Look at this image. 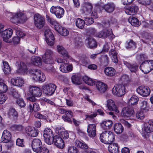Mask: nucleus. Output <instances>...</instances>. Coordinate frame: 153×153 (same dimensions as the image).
Returning <instances> with one entry per match:
<instances>
[{"label":"nucleus","mask_w":153,"mask_h":153,"mask_svg":"<svg viewBox=\"0 0 153 153\" xmlns=\"http://www.w3.org/2000/svg\"><path fill=\"white\" fill-rule=\"evenodd\" d=\"M123 63L131 72L135 73L138 69V66L136 63L131 64L125 61H123Z\"/></svg>","instance_id":"obj_20"},{"label":"nucleus","mask_w":153,"mask_h":153,"mask_svg":"<svg viewBox=\"0 0 153 153\" xmlns=\"http://www.w3.org/2000/svg\"><path fill=\"white\" fill-rule=\"evenodd\" d=\"M75 144L76 146L82 149H86L88 148V145L84 142L77 140L75 142Z\"/></svg>","instance_id":"obj_45"},{"label":"nucleus","mask_w":153,"mask_h":153,"mask_svg":"<svg viewBox=\"0 0 153 153\" xmlns=\"http://www.w3.org/2000/svg\"><path fill=\"white\" fill-rule=\"evenodd\" d=\"M84 22L85 24L87 25H90L92 24L94 22L92 18L85 17V19Z\"/></svg>","instance_id":"obj_54"},{"label":"nucleus","mask_w":153,"mask_h":153,"mask_svg":"<svg viewBox=\"0 0 153 153\" xmlns=\"http://www.w3.org/2000/svg\"><path fill=\"white\" fill-rule=\"evenodd\" d=\"M64 11L62 8L58 6H52L50 9V12L58 18H61L63 16Z\"/></svg>","instance_id":"obj_8"},{"label":"nucleus","mask_w":153,"mask_h":153,"mask_svg":"<svg viewBox=\"0 0 153 153\" xmlns=\"http://www.w3.org/2000/svg\"><path fill=\"white\" fill-rule=\"evenodd\" d=\"M42 145L41 140L39 139H34L32 142L31 146L34 152H39Z\"/></svg>","instance_id":"obj_10"},{"label":"nucleus","mask_w":153,"mask_h":153,"mask_svg":"<svg viewBox=\"0 0 153 153\" xmlns=\"http://www.w3.org/2000/svg\"><path fill=\"white\" fill-rule=\"evenodd\" d=\"M59 34L64 36H67L69 34L68 30L65 28L62 27Z\"/></svg>","instance_id":"obj_57"},{"label":"nucleus","mask_w":153,"mask_h":153,"mask_svg":"<svg viewBox=\"0 0 153 153\" xmlns=\"http://www.w3.org/2000/svg\"><path fill=\"white\" fill-rule=\"evenodd\" d=\"M137 44L132 40H130L126 42V48L127 49L135 48L136 47Z\"/></svg>","instance_id":"obj_43"},{"label":"nucleus","mask_w":153,"mask_h":153,"mask_svg":"<svg viewBox=\"0 0 153 153\" xmlns=\"http://www.w3.org/2000/svg\"><path fill=\"white\" fill-rule=\"evenodd\" d=\"M85 42L88 44V47L90 48L95 47L97 46L96 41L93 38L91 37H88V39L86 40Z\"/></svg>","instance_id":"obj_32"},{"label":"nucleus","mask_w":153,"mask_h":153,"mask_svg":"<svg viewBox=\"0 0 153 153\" xmlns=\"http://www.w3.org/2000/svg\"><path fill=\"white\" fill-rule=\"evenodd\" d=\"M104 71L105 74L109 76H113L116 74L115 70L111 67H107L105 69Z\"/></svg>","instance_id":"obj_34"},{"label":"nucleus","mask_w":153,"mask_h":153,"mask_svg":"<svg viewBox=\"0 0 153 153\" xmlns=\"http://www.w3.org/2000/svg\"><path fill=\"white\" fill-rule=\"evenodd\" d=\"M109 61V58L106 55L102 56V61L105 65L108 64Z\"/></svg>","instance_id":"obj_59"},{"label":"nucleus","mask_w":153,"mask_h":153,"mask_svg":"<svg viewBox=\"0 0 153 153\" xmlns=\"http://www.w3.org/2000/svg\"><path fill=\"white\" fill-rule=\"evenodd\" d=\"M109 55L113 62L115 63H117L118 62L117 53L115 49H111L109 51Z\"/></svg>","instance_id":"obj_28"},{"label":"nucleus","mask_w":153,"mask_h":153,"mask_svg":"<svg viewBox=\"0 0 153 153\" xmlns=\"http://www.w3.org/2000/svg\"><path fill=\"white\" fill-rule=\"evenodd\" d=\"M120 79L125 84L126 82H128L130 81V79L128 76L127 75H123L121 77Z\"/></svg>","instance_id":"obj_55"},{"label":"nucleus","mask_w":153,"mask_h":153,"mask_svg":"<svg viewBox=\"0 0 153 153\" xmlns=\"http://www.w3.org/2000/svg\"><path fill=\"white\" fill-rule=\"evenodd\" d=\"M57 48L58 52L61 55L63 54V51L65 52V49L61 46L58 45Z\"/></svg>","instance_id":"obj_63"},{"label":"nucleus","mask_w":153,"mask_h":153,"mask_svg":"<svg viewBox=\"0 0 153 153\" xmlns=\"http://www.w3.org/2000/svg\"><path fill=\"white\" fill-rule=\"evenodd\" d=\"M11 82L13 85L17 86H22L24 84L23 79L19 77L12 79Z\"/></svg>","instance_id":"obj_24"},{"label":"nucleus","mask_w":153,"mask_h":153,"mask_svg":"<svg viewBox=\"0 0 153 153\" xmlns=\"http://www.w3.org/2000/svg\"><path fill=\"white\" fill-rule=\"evenodd\" d=\"M137 92L143 97H146L150 93V90L147 87L141 86L137 89Z\"/></svg>","instance_id":"obj_17"},{"label":"nucleus","mask_w":153,"mask_h":153,"mask_svg":"<svg viewBox=\"0 0 153 153\" xmlns=\"http://www.w3.org/2000/svg\"><path fill=\"white\" fill-rule=\"evenodd\" d=\"M96 85L97 89L101 93L105 92L107 89L106 85L102 82H97Z\"/></svg>","instance_id":"obj_25"},{"label":"nucleus","mask_w":153,"mask_h":153,"mask_svg":"<svg viewBox=\"0 0 153 153\" xmlns=\"http://www.w3.org/2000/svg\"><path fill=\"white\" fill-rule=\"evenodd\" d=\"M34 22L35 26L38 28H42L45 23L44 17L39 14H36L34 16Z\"/></svg>","instance_id":"obj_6"},{"label":"nucleus","mask_w":153,"mask_h":153,"mask_svg":"<svg viewBox=\"0 0 153 153\" xmlns=\"http://www.w3.org/2000/svg\"><path fill=\"white\" fill-rule=\"evenodd\" d=\"M7 99V97L5 95L0 94V104L4 103Z\"/></svg>","instance_id":"obj_62"},{"label":"nucleus","mask_w":153,"mask_h":153,"mask_svg":"<svg viewBox=\"0 0 153 153\" xmlns=\"http://www.w3.org/2000/svg\"><path fill=\"white\" fill-rule=\"evenodd\" d=\"M19 68L22 72L26 73L28 72L30 74L32 79L34 81L43 82L45 80V74L40 70L33 69H29L27 71L25 64L23 63L20 64Z\"/></svg>","instance_id":"obj_1"},{"label":"nucleus","mask_w":153,"mask_h":153,"mask_svg":"<svg viewBox=\"0 0 153 153\" xmlns=\"http://www.w3.org/2000/svg\"><path fill=\"white\" fill-rule=\"evenodd\" d=\"M140 68L144 74H147L153 69V60H145L140 65Z\"/></svg>","instance_id":"obj_3"},{"label":"nucleus","mask_w":153,"mask_h":153,"mask_svg":"<svg viewBox=\"0 0 153 153\" xmlns=\"http://www.w3.org/2000/svg\"><path fill=\"white\" fill-rule=\"evenodd\" d=\"M24 140L23 139H20L18 138L16 140V145L22 147H24L25 146L23 144Z\"/></svg>","instance_id":"obj_58"},{"label":"nucleus","mask_w":153,"mask_h":153,"mask_svg":"<svg viewBox=\"0 0 153 153\" xmlns=\"http://www.w3.org/2000/svg\"><path fill=\"white\" fill-rule=\"evenodd\" d=\"M113 94L118 97H121L126 93L125 86L122 84L116 85L112 89Z\"/></svg>","instance_id":"obj_4"},{"label":"nucleus","mask_w":153,"mask_h":153,"mask_svg":"<svg viewBox=\"0 0 153 153\" xmlns=\"http://www.w3.org/2000/svg\"><path fill=\"white\" fill-rule=\"evenodd\" d=\"M27 133L31 137H34L36 136L38 134V131L36 129H33L30 126L27 127L26 128Z\"/></svg>","instance_id":"obj_30"},{"label":"nucleus","mask_w":153,"mask_h":153,"mask_svg":"<svg viewBox=\"0 0 153 153\" xmlns=\"http://www.w3.org/2000/svg\"><path fill=\"white\" fill-rule=\"evenodd\" d=\"M74 42L76 46L79 47L82 45L81 39L79 37H77L74 39Z\"/></svg>","instance_id":"obj_52"},{"label":"nucleus","mask_w":153,"mask_h":153,"mask_svg":"<svg viewBox=\"0 0 153 153\" xmlns=\"http://www.w3.org/2000/svg\"><path fill=\"white\" fill-rule=\"evenodd\" d=\"M112 34L111 29H104L97 33L95 36L98 37L105 38Z\"/></svg>","instance_id":"obj_18"},{"label":"nucleus","mask_w":153,"mask_h":153,"mask_svg":"<svg viewBox=\"0 0 153 153\" xmlns=\"http://www.w3.org/2000/svg\"><path fill=\"white\" fill-rule=\"evenodd\" d=\"M30 93L33 96L36 97H40L42 94L41 90L36 86H32L29 88Z\"/></svg>","instance_id":"obj_16"},{"label":"nucleus","mask_w":153,"mask_h":153,"mask_svg":"<svg viewBox=\"0 0 153 153\" xmlns=\"http://www.w3.org/2000/svg\"><path fill=\"white\" fill-rule=\"evenodd\" d=\"M45 36L47 44L50 46L53 45L54 38L50 29H47L45 32Z\"/></svg>","instance_id":"obj_12"},{"label":"nucleus","mask_w":153,"mask_h":153,"mask_svg":"<svg viewBox=\"0 0 153 153\" xmlns=\"http://www.w3.org/2000/svg\"><path fill=\"white\" fill-rule=\"evenodd\" d=\"M115 6L113 3H108L104 5V9L108 13H111L114 10Z\"/></svg>","instance_id":"obj_36"},{"label":"nucleus","mask_w":153,"mask_h":153,"mask_svg":"<svg viewBox=\"0 0 153 153\" xmlns=\"http://www.w3.org/2000/svg\"><path fill=\"white\" fill-rule=\"evenodd\" d=\"M107 140L105 144H110L114 141V134L111 131L109 132Z\"/></svg>","instance_id":"obj_46"},{"label":"nucleus","mask_w":153,"mask_h":153,"mask_svg":"<svg viewBox=\"0 0 153 153\" xmlns=\"http://www.w3.org/2000/svg\"><path fill=\"white\" fill-rule=\"evenodd\" d=\"M59 137L62 138L66 139L69 137V134L68 132L64 129H60L58 131Z\"/></svg>","instance_id":"obj_41"},{"label":"nucleus","mask_w":153,"mask_h":153,"mask_svg":"<svg viewBox=\"0 0 153 153\" xmlns=\"http://www.w3.org/2000/svg\"><path fill=\"white\" fill-rule=\"evenodd\" d=\"M67 64L65 63L61 64L59 67V69L61 71L64 73L67 72Z\"/></svg>","instance_id":"obj_53"},{"label":"nucleus","mask_w":153,"mask_h":153,"mask_svg":"<svg viewBox=\"0 0 153 153\" xmlns=\"http://www.w3.org/2000/svg\"><path fill=\"white\" fill-rule=\"evenodd\" d=\"M7 90V87L2 82H0V93H5Z\"/></svg>","instance_id":"obj_49"},{"label":"nucleus","mask_w":153,"mask_h":153,"mask_svg":"<svg viewBox=\"0 0 153 153\" xmlns=\"http://www.w3.org/2000/svg\"><path fill=\"white\" fill-rule=\"evenodd\" d=\"M138 100V97L135 96H132L129 100V103L131 105H135L137 103Z\"/></svg>","instance_id":"obj_47"},{"label":"nucleus","mask_w":153,"mask_h":153,"mask_svg":"<svg viewBox=\"0 0 153 153\" xmlns=\"http://www.w3.org/2000/svg\"><path fill=\"white\" fill-rule=\"evenodd\" d=\"M71 79L72 82L74 84L77 85L80 84L81 82L79 78L76 75L72 76Z\"/></svg>","instance_id":"obj_48"},{"label":"nucleus","mask_w":153,"mask_h":153,"mask_svg":"<svg viewBox=\"0 0 153 153\" xmlns=\"http://www.w3.org/2000/svg\"><path fill=\"white\" fill-rule=\"evenodd\" d=\"M138 10V7L136 5H133L131 6L125 8V11L127 14L133 15L137 13Z\"/></svg>","instance_id":"obj_19"},{"label":"nucleus","mask_w":153,"mask_h":153,"mask_svg":"<svg viewBox=\"0 0 153 153\" xmlns=\"http://www.w3.org/2000/svg\"><path fill=\"white\" fill-rule=\"evenodd\" d=\"M13 96L16 98H19L20 96L19 94L18 93V92L16 89H13L12 91Z\"/></svg>","instance_id":"obj_64"},{"label":"nucleus","mask_w":153,"mask_h":153,"mask_svg":"<svg viewBox=\"0 0 153 153\" xmlns=\"http://www.w3.org/2000/svg\"><path fill=\"white\" fill-rule=\"evenodd\" d=\"M53 53V52L51 50H47L42 56L43 62L47 64L52 63L53 62L52 56Z\"/></svg>","instance_id":"obj_11"},{"label":"nucleus","mask_w":153,"mask_h":153,"mask_svg":"<svg viewBox=\"0 0 153 153\" xmlns=\"http://www.w3.org/2000/svg\"><path fill=\"white\" fill-rule=\"evenodd\" d=\"M45 142L49 145L53 143V138L54 137L52 131L49 128H47L44 131L43 134Z\"/></svg>","instance_id":"obj_7"},{"label":"nucleus","mask_w":153,"mask_h":153,"mask_svg":"<svg viewBox=\"0 0 153 153\" xmlns=\"http://www.w3.org/2000/svg\"><path fill=\"white\" fill-rule=\"evenodd\" d=\"M76 148L74 146L70 147L68 150V153H79Z\"/></svg>","instance_id":"obj_51"},{"label":"nucleus","mask_w":153,"mask_h":153,"mask_svg":"<svg viewBox=\"0 0 153 153\" xmlns=\"http://www.w3.org/2000/svg\"><path fill=\"white\" fill-rule=\"evenodd\" d=\"M47 20L51 24L54 25V28L55 30L59 33L60 31L62 28V27L59 25L56 20L51 17L47 15H46Z\"/></svg>","instance_id":"obj_15"},{"label":"nucleus","mask_w":153,"mask_h":153,"mask_svg":"<svg viewBox=\"0 0 153 153\" xmlns=\"http://www.w3.org/2000/svg\"><path fill=\"white\" fill-rule=\"evenodd\" d=\"M27 109L30 112H33V111L36 112L39 111L40 109V107L39 105L36 103H30L28 105Z\"/></svg>","instance_id":"obj_29"},{"label":"nucleus","mask_w":153,"mask_h":153,"mask_svg":"<svg viewBox=\"0 0 153 153\" xmlns=\"http://www.w3.org/2000/svg\"><path fill=\"white\" fill-rule=\"evenodd\" d=\"M128 21L129 22L134 26L138 27L140 24V22L139 21L137 18L135 17H130Z\"/></svg>","instance_id":"obj_38"},{"label":"nucleus","mask_w":153,"mask_h":153,"mask_svg":"<svg viewBox=\"0 0 153 153\" xmlns=\"http://www.w3.org/2000/svg\"><path fill=\"white\" fill-rule=\"evenodd\" d=\"M87 132L91 137H94L96 135V126L95 124H89L88 126Z\"/></svg>","instance_id":"obj_21"},{"label":"nucleus","mask_w":153,"mask_h":153,"mask_svg":"<svg viewBox=\"0 0 153 153\" xmlns=\"http://www.w3.org/2000/svg\"><path fill=\"white\" fill-rule=\"evenodd\" d=\"M57 147L62 149L65 146L64 142L61 137L58 136H55L53 138V143Z\"/></svg>","instance_id":"obj_14"},{"label":"nucleus","mask_w":153,"mask_h":153,"mask_svg":"<svg viewBox=\"0 0 153 153\" xmlns=\"http://www.w3.org/2000/svg\"><path fill=\"white\" fill-rule=\"evenodd\" d=\"M16 102L19 106L21 107H23L25 105V103L22 99H17Z\"/></svg>","instance_id":"obj_56"},{"label":"nucleus","mask_w":153,"mask_h":153,"mask_svg":"<svg viewBox=\"0 0 153 153\" xmlns=\"http://www.w3.org/2000/svg\"><path fill=\"white\" fill-rule=\"evenodd\" d=\"M11 138V134L8 131L4 130L2 134L1 139L2 141L4 143H7L10 140Z\"/></svg>","instance_id":"obj_23"},{"label":"nucleus","mask_w":153,"mask_h":153,"mask_svg":"<svg viewBox=\"0 0 153 153\" xmlns=\"http://www.w3.org/2000/svg\"><path fill=\"white\" fill-rule=\"evenodd\" d=\"M134 113V110L131 107L127 106L123 108L121 112L122 117L128 118L132 116Z\"/></svg>","instance_id":"obj_9"},{"label":"nucleus","mask_w":153,"mask_h":153,"mask_svg":"<svg viewBox=\"0 0 153 153\" xmlns=\"http://www.w3.org/2000/svg\"><path fill=\"white\" fill-rule=\"evenodd\" d=\"M23 128V126L21 125H15L12 127V129L16 131H21Z\"/></svg>","instance_id":"obj_60"},{"label":"nucleus","mask_w":153,"mask_h":153,"mask_svg":"<svg viewBox=\"0 0 153 153\" xmlns=\"http://www.w3.org/2000/svg\"><path fill=\"white\" fill-rule=\"evenodd\" d=\"M4 67L3 68V71L5 74H9L11 72V69L8 63L5 61L3 62Z\"/></svg>","instance_id":"obj_37"},{"label":"nucleus","mask_w":153,"mask_h":153,"mask_svg":"<svg viewBox=\"0 0 153 153\" xmlns=\"http://www.w3.org/2000/svg\"><path fill=\"white\" fill-rule=\"evenodd\" d=\"M108 150L111 153H118L119 147L118 144L113 143L110 145L108 147Z\"/></svg>","instance_id":"obj_31"},{"label":"nucleus","mask_w":153,"mask_h":153,"mask_svg":"<svg viewBox=\"0 0 153 153\" xmlns=\"http://www.w3.org/2000/svg\"><path fill=\"white\" fill-rule=\"evenodd\" d=\"M8 114L11 119L14 120L16 119L18 117L17 112L13 108H11L9 110Z\"/></svg>","instance_id":"obj_40"},{"label":"nucleus","mask_w":153,"mask_h":153,"mask_svg":"<svg viewBox=\"0 0 153 153\" xmlns=\"http://www.w3.org/2000/svg\"><path fill=\"white\" fill-rule=\"evenodd\" d=\"M143 131L146 133L153 132V121L149 120L145 123L143 126Z\"/></svg>","instance_id":"obj_13"},{"label":"nucleus","mask_w":153,"mask_h":153,"mask_svg":"<svg viewBox=\"0 0 153 153\" xmlns=\"http://www.w3.org/2000/svg\"><path fill=\"white\" fill-rule=\"evenodd\" d=\"M136 116L137 118L140 120L143 119L145 117L143 111L142 110L138 111L136 113Z\"/></svg>","instance_id":"obj_50"},{"label":"nucleus","mask_w":153,"mask_h":153,"mask_svg":"<svg viewBox=\"0 0 153 153\" xmlns=\"http://www.w3.org/2000/svg\"><path fill=\"white\" fill-rule=\"evenodd\" d=\"M113 125L112 121L110 120H104L101 123V126L104 130H108L112 127Z\"/></svg>","instance_id":"obj_26"},{"label":"nucleus","mask_w":153,"mask_h":153,"mask_svg":"<svg viewBox=\"0 0 153 153\" xmlns=\"http://www.w3.org/2000/svg\"><path fill=\"white\" fill-rule=\"evenodd\" d=\"M114 131L117 134L122 133L124 130L123 126L119 123H115L114 125Z\"/></svg>","instance_id":"obj_33"},{"label":"nucleus","mask_w":153,"mask_h":153,"mask_svg":"<svg viewBox=\"0 0 153 153\" xmlns=\"http://www.w3.org/2000/svg\"><path fill=\"white\" fill-rule=\"evenodd\" d=\"M109 131H105L101 134L100 135V139L101 141L104 143H105L107 140L108 136L109 133Z\"/></svg>","instance_id":"obj_39"},{"label":"nucleus","mask_w":153,"mask_h":153,"mask_svg":"<svg viewBox=\"0 0 153 153\" xmlns=\"http://www.w3.org/2000/svg\"><path fill=\"white\" fill-rule=\"evenodd\" d=\"M13 33V30L10 28L7 29L3 31L1 36L4 40L6 42H7V40L12 36Z\"/></svg>","instance_id":"obj_22"},{"label":"nucleus","mask_w":153,"mask_h":153,"mask_svg":"<svg viewBox=\"0 0 153 153\" xmlns=\"http://www.w3.org/2000/svg\"><path fill=\"white\" fill-rule=\"evenodd\" d=\"M138 1L140 4L145 5L149 4L151 2V0H138Z\"/></svg>","instance_id":"obj_61"},{"label":"nucleus","mask_w":153,"mask_h":153,"mask_svg":"<svg viewBox=\"0 0 153 153\" xmlns=\"http://www.w3.org/2000/svg\"><path fill=\"white\" fill-rule=\"evenodd\" d=\"M7 16L11 18V21L13 23L17 24L25 20V16L21 12L13 13L7 12Z\"/></svg>","instance_id":"obj_2"},{"label":"nucleus","mask_w":153,"mask_h":153,"mask_svg":"<svg viewBox=\"0 0 153 153\" xmlns=\"http://www.w3.org/2000/svg\"><path fill=\"white\" fill-rule=\"evenodd\" d=\"M56 88L54 84L50 83L42 86V89L44 94L46 95L51 96L54 93Z\"/></svg>","instance_id":"obj_5"},{"label":"nucleus","mask_w":153,"mask_h":153,"mask_svg":"<svg viewBox=\"0 0 153 153\" xmlns=\"http://www.w3.org/2000/svg\"><path fill=\"white\" fill-rule=\"evenodd\" d=\"M83 81L89 85H93L95 84V81L87 76H83Z\"/></svg>","instance_id":"obj_44"},{"label":"nucleus","mask_w":153,"mask_h":153,"mask_svg":"<svg viewBox=\"0 0 153 153\" xmlns=\"http://www.w3.org/2000/svg\"><path fill=\"white\" fill-rule=\"evenodd\" d=\"M76 25L77 27L80 29L83 28L85 24L84 21L81 19L78 18L75 21Z\"/></svg>","instance_id":"obj_42"},{"label":"nucleus","mask_w":153,"mask_h":153,"mask_svg":"<svg viewBox=\"0 0 153 153\" xmlns=\"http://www.w3.org/2000/svg\"><path fill=\"white\" fill-rule=\"evenodd\" d=\"M107 106L109 110L114 111L117 113L119 112L118 110L112 100H107Z\"/></svg>","instance_id":"obj_27"},{"label":"nucleus","mask_w":153,"mask_h":153,"mask_svg":"<svg viewBox=\"0 0 153 153\" xmlns=\"http://www.w3.org/2000/svg\"><path fill=\"white\" fill-rule=\"evenodd\" d=\"M31 62L32 64L36 66L41 65L42 62L41 58L36 56H33L32 57Z\"/></svg>","instance_id":"obj_35"}]
</instances>
